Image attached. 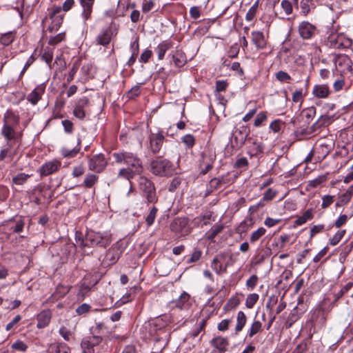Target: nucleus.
<instances>
[{
  "label": "nucleus",
  "mask_w": 353,
  "mask_h": 353,
  "mask_svg": "<svg viewBox=\"0 0 353 353\" xmlns=\"http://www.w3.org/2000/svg\"><path fill=\"white\" fill-rule=\"evenodd\" d=\"M75 241L77 243L81 248L87 247L86 234L83 235L81 232L76 231L75 232Z\"/></svg>",
  "instance_id": "nucleus-41"
},
{
  "label": "nucleus",
  "mask_w": 353,
  "mask_h": 353,
  "mask_svg": "<svg viewBox=\"0 0 353 353\" xmlns=\"http://www.w3.org/2000/svg\"><path fill=\"white\" fill-rule=\"evenodd\" d=\"M252 41L257 48H262L265 46L264 37L261 32H253L252 33Z\"/></svg>",
  "instance_id": "nucleus-33"
},
{
  "label": "nucleus",
  "mask_w": 353,
  "mask_h": 353,
  "mask_svg": "<svg viewBox=\"0 0 353 353\" xmlns=\"http://www.w3.org/2000/svg\"><path fill=\"white\" fill-rule=\"evenodd\" d=\"M112 34L110 27L103 28L96 38L97 43L103 46H108L112 40Z\"/></svg>",
  "instance_id": "nucleus-12"
},
{
  "label": "nucleus",
  "mask_w": 353,
  "mask_h": 353,
  "mask_svg": "<svg viewBox=\"0 0 353 353\" xmlns=\"http://www.w3.org/2000/svg\"><path fill=\"white\" fill-rule=\"evenodd\" d=\"M265 229L263 227L258 228L256 231L252 233L250 239V242L254 243L258 241L262 236L265 234Z\"/></svg>",
  "instance_id": "nucleus-44"
},
{
  "label": "nucleus",
  "mask_w": 353,
  "mask_h": 353,
  "mask_svg": "<svg viewBox=\"0 0 353 353\" xmlns=\"http://www.w3.org/2000/svg\"><path fill=\"white\" fill-rule=\"evenodd\" d=\"M51 315L48 310L41 312L37 316V327L43 328L46 327L50 321Z\"/></svg>",
  "instance_id": "nucleus-20"
},
{
  "label": "nucleus",
  "mask_w": 353,
  "mask_h": 353,
  "mask_svg": "<svg viewBox=\"0 0 353 353\" xmlns=\"http://www.w3.org/2000/svg\"><path fill=\"white\" fill-rule=\"evenodd\" d=\"M172 46V42L164 41L159 43L155 49L158 55V59L162 60L164 58L166 52Z\"/></svg>",
  "instance_id": "nucleus-21"
},
{
  "label": "nucleus",
  "mask_w": 353,
  "mask_h": 353,
  "mask_svg": "<svg viewBox=\"0 0 353 353\" xmlns=\"http://www.w3.org/2000/svg\"><path fill=\"white\" fill-rule=\"evenodd\" d=\"M312 93L314 97L318 98H326L329 95V88L326 85H314Z\"/></svg>",
  "instance_id": "nucleus-25"
},
{
  "label": "nucleus",
  "mask_w": 353,
  "mask_h": 353,
  "mask_svg": "<svg viewBox=\"0 0 353 353\" xmlns=\"http://www.w3.org/2000/svg\"><path fill=\"white\" fill-rule=\"evenodd\" d=\"M149 149L153 154H158L163 144L165 136L163 132L159 130L157 132H152L148 137Z\"/></svg>",
  "instance_id": "nucleus-6"
},
{
  "label": "nucleus",
  "mask_w": 353,
  "mask_h": 353,
  "mask_svg": "<svg viewBox=\"0 0 353 353\" xmlns=\"http://www.w3.org/2000/svg\"><path fill=\"white\" fill-rule=\"evenodd\" d=\"M70 289V288L68 285L59 284L57 286L54 292L49 298V301L54 302L63 298L65 294H67L69 292Z\"/></svg>",
  "instance_id": "nucleus-15"
},
{
  "label": "nucleus",
  "mask_w": 353,
  "mask_h": 353,
  "mask_svg": "<svg viewBox=\"0 0 353 353\" xmlns=\"http://www.w3.org/2000/svg\"><path fill=\"white\" fill-rule=\"evenodd\" d=\"M61 165V163L58 161H49L44 163L40 168L41 176H48L56 171Z\"/></svg>",
  "instance_id": "nucleus-14"
},
{
  "label": "nucleus",
  "mask_w": 353,
  "mask_h": 353,
  "mask_svg": "<svg viewBox=\"0 0 353 353\" xmlns=\"http://www.w3.org/2000/svg\"><path fill=\"white\" fill-rule=\"evenodd\" d=\"M301 14L306 17L310 12L311 9H315L316 5L314 0H301Z\"/></svg>",
  "instance_id": "nucleus-28"
},
{
  "label": "nucleus",
  "mask_w": 353,
  "mask_h": 353,
  "mask_svg": "<svg viewBox=\"0 0 353 353\" xmlns=\"http://www.w3.org/2000/svg\"><path fill=\"white\" fill-rule=\"evenodd\" d=\"M226 182L223 177H214L212 179L208 185L205 193V196L210 195L214 190H223L225 188Z\"/></svg>",
  "instance_id": "nucleus-11"
},
{
  "label": "nucleus",
  "mask_w": 353,
  "mask_h": 353,
  "mask_svg": "<svg viewBox=\"0 0 353 353\" xmlns=\"http://www.w3.org/2000/svg\"><path fill=\"white\" fill-rule=\"evenodd\" d=\"M345 234V230H339L330 239V244L332 246L337 245L339 241L342 239L344 234Z\"/></svg>",
  "instance_id": "nucleus-47"
},
{
  "label": "nucleus",
  "mask_w": 353,
  "mask_h": 353,
  "mask_svg": "<svg viewBox=\"0 0 353 353\" xmlns=\"http://www.w3.org/2000/svg\"><path fill=\"white\" fill-rule=\"evenodd\" d=\"M24 225V220L22 217H20L15 220V224L12 227V230L14 233H20L23 230Z\"/></svg>",
  "instance_id": "nucleus-48"
},
{
  "label": "nucleus",
  "mask_w": 353,
  "mask_h": 353,
  "mask_svg": "<svg viewBox=\"0 0 353 353\" xmlns=\"http://www.w3.org/2000/svg\"><path fill=\"white\" fill-rule=\"evenodd\" d=\"M190 297L189 294L183 292L176 299L171 302L172 307L182 309L183 305L189 301Z\"/></svg>",
  "instance_id": "nucleus-30"
},
{
  "label": "nucleus",
  "mask_w": 353,
  "mask_h": 353,
  "mask_svg": "<svg viewBox=\"0 0 353 353\" xmlns=\"http://www.w3.org/2000/svg\"><path fill=\"white\" fill-rule=\"evenodd\" d=\"M59 334L64 339V340L69 341L72 336L71 331L65 326L60 327L59 330Z\"/></svg>",
  "instance_id": "nucleus-59"
},
{
  "label": "nucleus",
  "mask_w": 353,
  "mask_h": 353,
  "mask_svg": "<svg viewBox=\"0 0 353 353\" xmlns=\"http://www.w3.org/2000/svg\"><path fill=\"white\" fill-rule=\"evenodd\" d=\"M154 6V2L152 0H143L142 4V12L143 13L149 12Z\"/></svg>",
  "instance_id": "nucleus-62"
},
{
  "label": "nucleus",
  "mask_w": 353,
  "mask_h": 353,
  "mask_svg": "<svg viewBox=\"0 0 353 353\" xmlns=\"http://www.w3.org/2000/svg\"><path fill=\"white\" fill-rule=\"evenodd\" d=\"M259 281V278L256 275H252L247 281H246V287L248 289H253L256 287Z\"/></svg>",
  "instance_id": "nucleus-57"
},
{
  "label": "nucleus",
  "mask_w": 353,
  "mask_h": 353,
  "mask_svg": "<svg viewBox=\"0 0 353 353\" xmlns=\"http://www.w3.org/2000/svg\"><path fill=\"white\" fill-rule=\"evenodd\" d=\"M135 174H137V173L130 169V168H122L119 172V176L126 179L130 181Z\"/></svg>",
  "instance_id": "nucleus-39"
},
{
  "label": "nucleus",
  "mask_w": 353,
  "mask_h": 353,
  "mask_svg": "<svg viewBox=\"0 0 353 353\" xmlns=\"http://www.w3.org/2000/svg\"><path fill=\"white\" fill-rule=\"evenodd\" d=\"M81 139H78L77 146L72 148L68 149L66 148H62L61 149V154L64 158H73L77 155L81 149Z\"/></svg>",
  "instance_id": "nucleus-23"
},
{
  "label": "nucleus",
  "mask_w": 353,
  "mask_h": 353,
  "mask_svg": "<svg viewBox=\"0 0 353 353\" xmlns=\"http://www.w3.org/2000/svg\"><path fill=\"white\" fill-rule=\"evenodd\" d=\"M62 125L64 128V131L67 134H71L73 132L74 128H73V123L71 121L68 119H65L62 121Z\"/></svg>",
  "instance_id": "nucleus-63"
},
{
  "label": "nucleus",
  "mask_w": 353,
  "mask_h": 353,
  "mask_svg": "<svg viewBox=\"0 0 353 353\" xmlns=\"http://www.w3.org/2000/svg\"><path fill=\"white\" fill-rule=\"evenodd\" d=\"M13 152L11 145L8 143L4 145L0 150V161L10 163L12 160Z\"/></svg>",
  "instance_id": "nucleus-18"
},
{
  "label": "nucleus",
  "mask_w": 353,
  "mask_h": 353,
  "mask_svg": "<svg viewBox=\"0 0 353 353\" xmlns=\"http://www.w3.org/2000/svg\"><path fill=\"white\" fill-rule=\"evenodd\" d=\"M188 220L186 218H177L170 225V229L175 233H181L186 228Z\"/></svg>",
  "instance_id": "nucleus-16"
},
{
  "label": "nucleus",
  "mask_w": 353,
  "mask_h": 353,
  "mask_svg": "<svg viewBox=\"0 0 353 353\" xmlns=\"http://www.w3.org/2000/svg\"><path fill=\"white\" fill-rule=\"evenodd\" d=\"M108 161L103 154H98L91 157L88 161V168L91 171L101 172L107 166Z\"/></svg>",
  "instance_id": "nucleus-7"
},
{
  "label": "nucleus",
  "mask_w": 353,
  "mask_h": 353,
  "mask_svg": "<svg viewBox=\"0 0 353 353\" xmlns=\"http://www.w3.org/2000/svg\"><path fill=\"white\" fill-rule=\"evenodd\" d=\"M65 39V32H61L56 36L51 37L49 39L48 44L51 46H56L59 44L60 42L63 41Z\"/></svg>",
  "instance_id": "nucleus-50"
},
{
  "label": "nucleus",
  "mask_w": 353,
  "mask_h": 353,
  "mask_svg": "<svg viewBox=\"0 0 353 353\" xmlns=\"http://www.w3.org/2000/svg\"><path fill=\"white\" fill-rule=\"evenodd\" d=\"M14 39V36L12 32H6L1 35V43L2 45L7 46L11 44Z\"/></svg>",
  "instance_id": "nucleus-43"
},
{
  "label": "nucleus",
  "mask_w": 353,
  "mask_h": 353,
  "mask_svg": "<svg viewBox=\"0 0 353 353\" xmlns=\"http://www.w3.org/2000/svg\"><path fill=\"white\" fill-rule=\"evenodd\" d=\"M112 157L115 162L118 164L125 163L131 167L130 169L134 170L137 174H141L143 172V167L141 160L138 156L132 152L127 151H121L114 152Z\"/></svg>",
  "instance_id": "nucleus-1"
},
{
  "label": "nucleus",
  "mask_w": 353,
  "mask_h": 353,
  "mask_svg": "<svg viewBox=\"0 0 353 353\" xmlns=\"http://www.w3.org/2000/svg\"><path fill=\"white\" fill-rule=\"evenodd\" d=\"M139 39H137L130 45V50L132 52V54L127 62V65L128 66H131L134 63V62L137 59V57L139 54Z\"/></svg>",
  "instance_id": "nucleus-26"
},
{
  "label": "nucleus",
  "mask_w": 353,
  "mask_h": 353,
  "mask_svg": "<svg viewBox=\"0 0 353 353\" xmlns=\"http://www.w3.org/2000/svg\"><path fill=\"white\" fill-rule=\"evenodd\" d=\"M80 5L83 9L81 12V17L83 19V22L85 23L88 19L91 18L92 13V7L94 0H79Z\"/></svg>",
  "instance_id": "nucleus-13"
},
{
  "label": "nucleus",
  "mask_w": 353,
  "mask_h": 353,
  "mask_svg": "<svg viewBox=\"0 0 353 353\" xmlns=\"http://www.w3.org/2000/svg\"><path fill=\"white\" fill-rule=\"evenodd\" d=\"M172 59L174 65L178 68L183 66L187 61L186 56L181 50H176L172 55Z\"/></svg>",
  "instance_id": "nucleus-29"
},
{
  "label": "nucleus",
  "mask_w": 353,
  "mask_h": 353,
  "mask_svg": "<svg viewBox=\"0 0 353 353\" xmlns=\"http://www.w3.org/2000/svg\"><path fill=\"white\" fill-rule=\"evenodd\" d=\"M334 196L332 195H325L322 197V204L321 208L323 209H326L330 207L332 203L334 202Z\"/></svg>",
  "instance_id": "nucleus-54"
},
{
  "label": "nucleus",
  "mask_w": 353,
  "mask_h": 353,
  "mask_svg": "<svg viewBox=\"0 0 353 353\" xmlns=\"http://www.w3.org/2000/svg\"><path fill=\"white\" fill-rule=\"evenodd\" d=\"M216 160V154L210 150H204L199 161V170L200 175L206 174L213 168Z\"/></svg>",
  "instance_id": "nucleus-5"
},
{
  "label": "nucleus",
  "mask_w": 353,
  "mask_h": 353,
  "mask_svg": "<svg viewBox=\"0 0 353 353\" xmlns=\"http://www.w3.org/2000/svg\"><path fill=\"white\" fill-rule=\"evenodd\" d=\"M79 69V63L78 62H75L72 68H70L68 76H67V81L69 83L72 81L74 79V75L76 74L77 70Z\"/></svg>",
  "instance_id": "nucleus-60"
},
{
  "label": "nucleus",
  "mask_w": 353,
  "mask_h": 353,
  "mask_svg": "<svg viewBox=\"0 0 353 353\" xmlns=\"http://www.w3.org/2000/svg\"><path fill=\"white\" fill-rule=\"evenodd\" d=\"M152 56V52L151 50L146 49L141 54L139 59V61L141 63H147Z\"/></svg>",
  "instance_id": "nucleus-64"
},
{
  "label": "nucleus",
  "mask_w": 353,
  "mask_h": 353,
  "mask_svg": "<svg viewBox=\"0 0 353 353\" xmlns=\"http://www.w3.org/2000/svg\"><path fill=\"white\" fill-rule=\"evenodd\" d=\"M48 352L49 353H71L70 348L64 343L51 344Z\"/></svg>",
  "instance_id": "nucleus-24"
},
{
  "label": "nucleus",
  "mask_w": 353,
  "mask_h": 353,
  "mask_svg": "<svg viewBox=\"0 0 353 353\" xmlns=\"http://www.w3.org/2000/svg\"><path fill=\"white\" fill-rule=\"evenodd\" d=\"M139 190L148 203H155L158 201L156 188L154 183L144 176H140L138 179Z\"/></svg>",
  "instance_id": "nucleus-3"
},
{
  "label": "nucleus",
  "mask_w": 353,
  "mask_h": 353,
  "mask_svg": "<svg viewBox=\"0 0 353 353\" xmlns=\"http://www.w3.org/2000/svg\"><path fill=\"white\" fill-rule=\"evenodd\" d=\"M174 166L172 161L158 157L150 163L151 172L159 176H169L174 172Z\"/></svg>",
  "instance_id": "nucleus-2"
},
{
  "label": "nucleus",
  "mask_w": 353,
  "mask_h": 353,
  "mask_svg": "<svg viewBox=\"0 0 353 353\" xmlns=\"http://www.w3.org/2000/svg\"><path fill=\"white\" fill-rule=\"evenodd\" d=\"M281 6L285 14L289 15L292 12V5L291 2L288 0H283L281 3Z\"/></svg>",
  "instance_id": "nucleus-55"
},
{
  "label": "nucleus",
  "mask_w": 353,
  "mask_h": 353,
  "mask_svg": "<svg viewBox=\"0 0 353 353\" xmlns=\"http://www.w3.org/2000/svg\"><path fill=\"white\" fill-rule=\"evenodd\" d=\"M99 179V176L94 174H88L84 181H83V185L87 188H91L97 181Z\"/></svg>",
  "instance_id": "nucleus-37"
},
{
  "label": "nucleus",
  "mask_w": 353,
  "mask_h": 353,
  "mask_svg": "<svg viewBox=\"0 0 353 353\" xmlns=\"http://www.w3.org/2000/svg\"><path fill=\"white\" fill-rule=\"evenodd\" d=\"M202 251L197 248L194 249L192 253L190 258L187 261L188 263H196L200 260L202 256Z\"/></svg>",
  "instance_id": "nucleus-51"
},
{
  "label": "nucleus",
  "mask_w": 353,
  "mask_h": 353,
  "mask_svg": "<svg viewBox=\"0 0 353 353\" xmlns=\"http://www.w3.org/2000/svg\"><path fill=\"white\" fill-rule=\"evenodd\" d=\"M313 218V212L312 209L307 210L302 216H299L296 221L295 224L297 225H301L305 223L308 220Z\"/></svg>",
  "instance_id": "nucleus-34"
},
{
  "label": "nucleus",
  "mask_w": 353,
  "mask_h": 353,
  "mask_svg": "<svg viewBox=\"0 0 353 353\" xmlns=\"http://www.w3.org/2000/svg\"><path fill=\"white\" fill-rule=\"evenodd\" d=\"M19 117L15 114L12 110H8L4 114V124H10L11 126H16L19 124Z\"/></svg>",
  "instance_id": "nucleus-22"
},
{
  "label": "nucleus",
  "mask_w": 353,
  "mask_h": 353,
  "mask_svg": "<svg viewBox=\"0 0 353 353\" xmlns=\"http://www.w3.org/2000/svg\"><path fill=\"white\" fill-rule=\"evenodd\" d=\"M45 88L41 85L34 89L28 95V100L31 102L32 104L35 105L40 100L41 94L44 92Z\"/></svg>",
  "instance_id": "nucleus-19"
},
{
  "label": "nucleus",
  "mask_w": 353,
  "mask_h": 353,
  "mask_svg": "<svg viewBox=\"0 0 353 353\" xmlns=\"http://www.w3.org/2000/svg\"><path fill=\"white\" fill-rule=\"evenodd\" d=\"M353 195V185L348 188L346 192L339 196L336 206H342L347 203Z\"/></svg>",
  "instance_id": "nucleus-27"
},
{
  "label": "nucleus",
  "mask_w": 353,
  "mask_h": 353,
  "mask_svg": "<svg viewBox=\"0 0 353 353\" xmlns=\"http://www.w3.org/2000/svg\"><path fill=\"white\" fill-rule=\"evenodd\" d=\"M181 141L188 148H192L195 144V138L192 134H187L181 138Z\"/></svg>",
  "instance_id": "nucleus-45"
},
{
  "label": "nucleus",
  "mask_w": 353,
  "mask_h": 353,
  "mask_svg": "<svg viewBox=\"0 0 353 353\" xmlns=\"http://www.w3.org/2000/svg\"><path fill=\"white\" fill-rule=\"evenodd\" d=\"M97 232L93 230L87 231L86 232V241H87V247H94L96 246V239L97 235Z\"/></svg>",
  "instance_id": "nucleus-40"
},
{
  "label": "nucleus",
  "mask_w": 353,
  "mask_h": 353,
  "mask_svg": "<svg viewBox=\"0 0 353 353\" xmlns=\"http://www.w3.org/2000/svg\"><path fill=\"white\" fill-rule=\"evenodd\" d=\"M316 31V26L308 21H302L299 25V33L303 39H311L314 35Z\"/></svg>",
  "instance_id": "nucleus-10"
},
{
  "label": "nucleus",
  "mask_w": 353,
  "mask_h": 353,
  "mask_svg": "<svg viewBox=\"0 0 353 353\" xmlns=\"http://www.w3.org/2000/svg\"><path fill=\"white\" fill-rule=\"evenodd\" d=\"M61 8L60 6L54 7L50 13V18L52 19V23L48 27V30L52 32L57 30L63 23V15L61 14Z\"/></svg>",
  "instance_id": "nucleus-9"
},
{
  "label": "nucleus",
  "mask_w": 353,
  "mask_h": 353,
  "mask_svg": "<svg viewBox=\"0 0 353 353\" xmlns=\"http://www.w3.org/2000/svg\"><path fill=\"white\" fill-rule=\"evenodd\" d=\"M259 3V0H256L246 13L245 19L248 21H252L254 19L258 10Z\"/></svg>",
  "instance_id": "nucleus-38"
},
{
  "label": "nucleus",
  "mask_w": 353,
  "mask_h": 353,
  "mask_svg": "<svg viewBox=\"0 0 353 353\" xmlns=\"http://www.w3.org/2000/svg\"><path fill=\"white\" fill-rule=\"evenodd\" d=\"M261 328V323L259 321H254L249 332V336L251 337L258 333Z\"/></svg>",
  "instance_id": "nucleus-58"
},
{
  "label": "nucleus",
  "mask_w": 353,
  "mask_h": 353,
  "mask_svg": "<svg viewBox=\"0 0 353 353\" xmlns=\"http://www.w3.org/2000/svg\"><path fill=\"white\" fill-rule=\"evenodd\" d=\"M226 227L224 224L220 223L214 225L208 232L207 239L212 242H215V238L219 234L225 232Z\"/></svg>",
  "instance_id": "nucleus-17"
},
{
  "label": "nucleus",
  "mask_w": 353,
  "mask_h": 353,
  "mask_svg": "<svg viewBox=\"0 0 353 353\" xmlns=\"http://www.w3.org/2000/svg\"><path fill=\"white\" fill-rule=\"evenodd\" d=\"M31 175L21 172L14 176L12 179V183L18 185H22L28 180Z\"/></svg>",
  "instance_id": "nucleus-36"
},
{
  "label": "nucleus",
  "mask_w": 353,
  "mask_h": 353,
  "mask_svg": "<svg viewBox=\"0 0 353 353\" xmlns=\"http://www.w3.org/2000/svg\"><path fill=\"white\" fill-rule=\"evenodd\" d=\"M327 180V177L325 175H321L316 179L311 180L308 182V186L314 188L320 185L321 183Z\"/></svg>",
  "instance_id": "nucleus-49"
},
{
  "label": "nucleus",
  "mask_w": 353,
  "mask_h": 353,
  "mask_svg": "<svg viewBox=\"0 0 353 353\" xmlns=\"http://www.w3.org/2000/svg\"><path fill=\"white\" fill-rule=\"evenodd\" d=\"M12 349L20 352H26L28 349V345L22 341L17 340L12 344Z\"/></svg>",
  "instance_id": "nucleus-52"
},
{
  "label": "nucleus",
  "mask_w": 353,
  "mask_h": 353,
  "mask_svg": "<svg viewBox=\"0 0 353 353\" xmlns=\"http://www.w3.org/2000/svg\"><path fill=\"white\" fill-rule=\"evenodd\" d=\"M182 179L180 176L174 177L170 181L168 190L169 192H174L181 184Z\"/></svg>",
  "instance_id": "nucleus-46"
},
{
  "label": "nucleus",
  "mask_w": 353,
  "mask_h": 353,
  "mask_svg": "<svg viewBox=\"0 0 353 353\" xmlns=\"http://www.w3.org/2000/svg\"><path fill=\"white\" fill-rule=\"evenodd\" d=\"M2 134L8 141H10L15 138L16 132L14 129V126H11L10 124H3L2 128Z\"/></svg>",
  "instance_id": "nucleus-32"
},
{
  "label": "nucleus",
  "mask_w": 353,
  "mask_h": 353,
  "mask_svg": "<svg viewBox=\"0 0 353 353\" xmlns=\"http://www.w3.org/2000/svg\"><path fill=\"white\" fill-rule=\"evenodd\" d=\"M81 347L83 349L81 353H94V350L88 341H83L81 343Z\"/></svg>",
  "instance_id": "nucleus-61"
},
{
  "label": "nucleus",
  "mask_w": 353,
  "mask_h": 353,
  "mask_svg": "<svg viewBox=\"0 0 353 353\" xmlns=\"http://www.w3.org/2000/svg\"><path fill=\"white\" fill-rule=\"evenodd\" d=\"M52 50L50 49H46L41 56L42 60H43L47 64L50 65L52 61Z\"/></svg>",
  "instance_id": "nucleus-56"
},
{
  "label": "nucleus",
  "mask_w": 353,
  "mask_h": 353,
  "mask_svg": "<svg viewBox=\"0 0 353 353\" xmlns=\"http://www.w3.org/2000/svg\"><path fill=\"white\" fill-rule=\"evenodd\" d=\"M259 299V295L256 293L248 295L246 298L245 305L248 308H251L256 303Z\"/></svg>",
  "instance_id": "nucleus-53"
},
{
  "label": "nucleus",
  "mask_w": 353,
  "mask_h": 353,
  "mask_svg": "<svg viewBox=\"0 0 353 353\" xmlns=\"http://www.w3.org/2000/svg\"><path fill=\"white\" fill-rule=\"evenodd\" d=\"M89 105L90 101L87 97L80 98L74 105L73 110L74 116L80 120L84 119L86 116V109Z\"/></svg>",
  "instance_id": "nucleus-8"
},
{
  "label": "nucleus",
  "mask_w": 353,
  "mask_h": 353,
  "mask_svg": "<svg viewBox=\"0 0 353 353\" xmlns=\"http://www.w3.org/2000/svg\"><path fill=\"white\" fill-rule=\"evenodd\" d=\"M212 345L219 351L224 352L228 346V341L225 338L216 337L212 340Z\"/></svg>",
  "instance_id": "nucleus-31"
},
{
  "label": "nucleus",
  "mask_w": 353,
  "mask_h": 353,
  "mask_svg": "<svg viewBox=\"0 0 353 353\" xmlns=\"http://www.w3.org/2000/svg\"><path fill=\"white\" fill-rule=\"evenodd\" d=\"M157 212L158 208L155 206H153L145 218V221L148 226H150L154 223L157 216Z\"/></svg>",
  "instance_id": "nucleus-42"
},
{
  "label": "nucleus",
  "mask_w": 353,
  "mask_h": 353,
  "mask_svg": "<svg viewBox=\"0 0 353 353\" xmlns=\"http://www.w3.org/2000/svg\"><path fill=\"white\" fill-rule=\"evenodd\" d=\"M234 261L232 256L226 253H220L213 259L211 268L218 274H222L226 272L227 268L232 265Z\"/></svg>",
  "instance_id": "nucleus-4"
},
{
  "label": "nucleus",
  "mask_w": 353,
  "mask_h": 353,
  "mask_svg": "<svg viewBox=\"0 0 353 353\" xmlns=\"http://www.w3.org/2000/svg\"><path fill=\"white\" fill-rule=\"evenodd\" d=\"M110 243V239L106 235L98 232L96 239V246L106 248Z\"/></svg>",
  "instance_id": "nucleus-35"
}]
</instances>
